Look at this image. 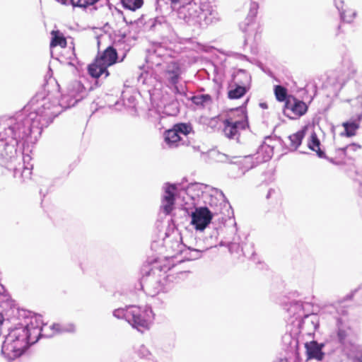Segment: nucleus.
Wrapping results in <instances>:
<instances>
[{
  "label": "nucleus",
  "instance_id": "obj_41",
  "mask_svg": "<svg viewBox=\"0 0 362 362\" xmlns=\"http://www.w3.org/2000/svg\"><path fill=\"white\" fill-rule=\"evenodd\" d=\"M194 251L198 254V255L196 257H201V253H202L204 252L202 250H194Z\"/></svg>",
  "mask_w": 362,
  "mask_h": 362
},
{
  "label": "nucleus",
  "instance_id": "obj_16",
  "mask_svg": "<svg viewBox=\"0 0 362 362\" xmlns=\"http://www.w3.org/2000/svg\"><path fill=\"white\" fill-rule=\"evenodd\" d=\"M303 329L307 330L308 334L315 332L319 327V317L315 314L307 315L301 322Z\"/></svg>",
  "mask_w": 362,
  "mask_h": 362
},
{
  "label": "nucleus",
  "instance_id": "obj_30",
  "mask_svg": "<svg viewBox=\"0 0 362 362\" xmlns=\"http://www.w3.org/2000/svg\"><path fill=\"white\" fill-rule=\"evenodd\" d=\"M173 128L175 131H176L178 133V134L180 135L181 137L182 135H188L192 131V125L186 123H180L175 124L173 126Z\"/></svg>",
  "mask_w": 362,
  "mask_h": 362
},
{
  "label": "nucleus",
  "instance_id": "obj_1",
  "mask_svg": "<svg viewBox=\"0 0 362 362\" xmlns=\"http://www.w3.org/2000/svg\"><path fill=\"white\" fill-rule=\"evenodd\" d=\"M83 90V85L75 81L68 86L66 94L62 95L60 100V93L57 90L49 92L46 95L38 93L31 101L32 104L37 103L32 110L25 107L4 120L0 130V158H13L21 141L29 136L36 139L43 127L48 126L64 109L75 105L81 100Z\"/></svg>",
  "mask_w": 362,
  "mask_h": 362
},
{
  "label": "nucleus",
  "instance_id": "obj_37",
  "mask_svg": "<svg viewBox=\"0 0 362 362\" xmlns=\"http://www.w3.org/2000/svg\"><path fill=\"white\" fill-rule=\"evenodd\" d=\"M301 308H302V304L300 303H295L294 304L291 305L289 310L291 311V310H297L298 311V313H299V312L301 310Z\"/></svg>",
  "mask_w": 362,
  "mask_h": 362
},
{
  "label": "nucleus",
  "instance_id": "obj_47",
  "mask_svg": "<svg viewBox=\"0 0 362 362\" xmlns=\"http://www.w3.org/2000/svg\"><path fill=\"white\" fill-rule=\"evenodd\" d=\"M174 256V255H169V257H173Z\"/></svg>",
  "mask_w": 362,
  "mask_h": 362
},
{
  "label": "nucleus",
  "instance_id": "obj_22",
  "mask_svg": "<svg viewBox=\"0 0 362 362\" xmlns=\"http://www.w3.org/2000/svg\"><path fill=\"white\" fill-rule=\"evenodd\" d=\"M308 146L310 149L315 151L319 157L322 158L325 156L324 151H322L320 148V142L315 132H313L310 134Z\"/></svg>",
  "mask_w": 362,
  "mask_h": 362
},
{
  "label": "nucleus",
  "instance_id": "obj_26",
  "mask_svg": "<svg viewBox=\"0 0 362 362\" xmlns=\"http://www.w3.org/2000/svg\"><path fill=\"white\" fill-rule=\"evenodd\" d=\"M51 34L52 35V39L50 43L51 47L58 45L61 47H65L66 46V40L59 30H53Z\"/></svg>",
  "mask_w": 362,
  "mask_h": 362
},
{
  "label": "nucleus",
  "instance_id": "obj_24",
  "mask_svg": "<svg viewBox=\"0 0 362 362\" xmlns=\"http://www.w3.org/2000/svg\"><path fill=\"white\" fill-rule=\"evenodd\" d=\"M305 129H303L288 136L291 148L296 150L299 147L305 136Z\"/></svg>",
  "mask_w": 362,
  "mask_h": 362
},
{
  "label": "nucleus",
  "instance_id": "obj_5",
  "mask_svg": "<svg viewBox=\"0 0 362 362\" xmlns=\"http://www.w3.org/2000/svg\"><path fill=\"white\" fill-rule=\"evenodd\" d=\"M112 315L117 319L125 320L132 327L141 332L148 329L154 318L152 309L148 305H129L119 308L114 310Z\"/></svg>",
  "mask_w": 362,
  "mask_h": 362
},
{
  "label": "nucleus",
  "instance_id": "obj_13",
  "mask_svg": "<svg viewBox=\"0 0 362 362\" xmlns=\"http://www.w3.org/2000/svg\"><path fill=\"white\" fill-rule=\"evenodd\" d=\"M356 73V69L351 66L347 69L338 70L333 72L329 76V83L332 84L336 90H340L346 82Z\"/></svg>",
  "mask_w": 362,
  "mask_h": 362
},
{
  "label": "nucleus",
  "instance_id": "obj_25",
  "mask_svg": "<svg viewBox=\"0 0 362 362\" xmlns=\"http://www.w3.org/2000/svg\"><path fill=\"white\" fill-rule=\"evenodd\" d=\"M234 81V82L248 87L251 81V77L245 70L240 69L235 75Z\"/></svg>",
  "mask_w": 362,
  "mask_h": 362
},
{
  "label": "nucleus",
  "instance_id": "obj_21",
  "mask_svg": "<svg viewBox=\"0 0 362 362\" xmlns=\"http://www.w3.org/2000/svg\"><path fill=\"white\" fill-rule=\"evenodd\" d=\"M181 140L182 137L175 131L173 127L165 133V141L170 147L177 146Z\"/></svg>",
  "mask_w": 362,
  "mask_h": 362
},
{
  "label": "nucleus",
  "instance_id": "obj_33",
  "mask_svg": "<svg viewBox=\"0 0 362 362\" xmlns=\"http://www.w3.org/2000/svg\"><path fill=\"white\" fill-rule=\"evenodd\" d=\"M274 93L279 101H286L288 99L286 89L281 86H276L274 87Z\"/></svg>",
  "mask_w": 362,
  "mask_h": 362
},
{
  "label": "nucleus",
  "instance_id": "obj_34",
  "mask_svg": "<svg viewBox=\"0 0 362 362\" xmlns=\"http://www.w3.org/2000/svg\"><path fill=\"white\" fill-rule=\"evenodd\" d=\"M258 7L257 3L253 2L250 4V11L246 18V23H245V25H249L253 21L257 13Z\"/></svg>",
  "mask_w": 362,
  "mask_h": 362
},
{
  "label": "nucleus",
  "instance_id": "obj_28",
  "mask_svg": "<svg viewBox=\"0 0 362 362\" xmlns=\"http://www.w3.org/2000/svg\"><path fill=\"white\" fill-rule=\"evenodd\" d=\"M192 101L196 105L206 107L212 103V98L209 94H202L193 96Z\"/></svg>",
  "mask_w": 362,
  "mask_h": 362
},
{
  "label": "nucleus",
  "instance_id": "obj_8",
  "mask_svg": "<svg viewBox=\"0 0 362 362\" xmlns=\"http://www.w3.org/2000/svg\"><path fill=\"white\" fill-rule=\"evenodd\" d=\"M337 315L334 316L337 327V337L347 353L353 344L354 331L350 326L346 310L341 306L337 308Z\"/></svg>",
  "mask_w": 362,
  "mask_h": 362
},
{
  "label": "nucleus",
  "instance_id": "obj_15",
  "mask_svg": "<svg viewBox=\"0 0 362 362\" xmlns=\"http://www.w3.org/2000/svg\"><path fill=\"white\" fill-rule=\"evenodd\" d=\"M334 5L339 12L341 19L346 23H351L356 16V12L352 9H344L343 0H334Z\"/></svg>",
  "mask_w": 362,
  "mask_h": 362
},
{
  "label": "nucleus",
  "instance_id": "obj_14",
  "mask_svg": "<svg viewBox=\"0 0 362 362\" xmlns=\"http://www.w3.org/2000/svg\"><path fill=\"white\" fill-rule=\"evenodd\" d=\"M324 346V343L319 344L315 340L306 342L305 344V348L306 349L308 358H314L320 361H322L325 356L322 351Z\"/></svg>",
  "mask_w": 362,
  "mask_h": 362
},
{
  "label": "nucleus",
  "instance_id": "obj_27",
  "mask_svg": "<svg viewBox=\"0 0 362 362\" xmlns=\"http://www.w3.org/2000/svg\"><path fill=\"white\" fill-rule=\"evenodd\" d=\"M346 354L354 362H362V346L353 344Z\"/></svg>",
  "mask_w": 362,
  "mask_h": 362
},
{
  "label": "nucleus",
  "instance_id": "obj_18",
  "mask_svg": "<svg viewBox=\"0 0 362 362\" xmlns=\"http://www.w3.org/2000/svg\"><path fill=\"white\" fill-rule=\"evenodd\" d=\"M88 72L90 75L94 78H99L103 74L105 75V78H106L109 75L107 71V66L103 65V64L98 59H96L95 63L88 66Z\"/></svg>",
  "mask_w": 362,
  "mask_h": 362
},
{
  "label": "nucleus",
  "instance_id": "obj_3",
  "mask_svg": "<svg viewBox=\"0 0 362 362\" xmlns=\"http://www.w3.org/2000/svg\"><path fill=\"white\" fill-rule=\"evenodd\" d=\"M177 18L190 26L206 27L220 20V15L212 6L201 0L170 1Z\"/></svg>",
  "mask_w": 362,
  "mask_h": 362
},
{
  "label": "nucleus",
  "instance_id": "obj_20",
  "mask_svg": "<svg viewBox=\"0 0 362 362\" xmlns=\"http://www.w3.org/2000/svg\"><path fill=\"white\" fill-rule=\"evenodd\" d=\"M165 237L163 239V245L167 248V250H171L173 252H180V243L178 240L173 241L171 239L170 240V236H174L176 235V233L174 230H172L170 234L169 232H166Z\"/></svg>",
  "mask_w": 362,
  "mask_h": 362
},
{
  "label": "nucleus",
  "instance_id": "obj_39",
  "mask_svg": "<svg viewBox=\"0 0 362 362\" xmlns=\"http://www.w3.org/2000/svg\"><path fill=\"white\" fill-rule=\"evenodd\" d=\"M57 2L61 3L63 5H68L70 4V0H56Z\"/></svg>",
  "mask_w": 362,
  "mask_h": 362
},
{
  "label": "nucleus",
  "instance_id": "obj_44",
  "mask_svg": "<svg viewBox=\"0 0 362 362\" xmlns=\"http://www.w3.org/2000/svg\"><path fill=\"white\" fill-rule=\"evenodd\" d=\"M275 362H288V361L286 358H281V359H279V360H278L277 361H275Z\"/></svg>",
  "mask_w": 362,
  "mask_h": 362
},
{
  "label": "nucleus",
  "instance_id": "obj_4",
  "mask_svg": "<svg viewBox=\"0 0 362 362\" xmlns=\"http://www.w3.org/2000/svg\"><path fill=\"white\" fill-rule=\"evenodd\" d=\"M164 52L163 47L161 46L157 47L153 52L149 54L147 57V62L151 63L152 66H161L163 69L162 72L163 81L168 86H173L175 93L182 95L184 93V91L180 90L177 86L182 74L180 66L175 61L163 62V58L167 55Z\"/></svg>",
  "mask_w": 362,
  "mask_h": 362
},
{
  "label": "nucleus",
  "instance_id": "obj_42",
  "mask_svg": "<svg viewBox=\"0 0 362 362\" xmlns=\"http://www.w3.org/2000/svg\"><path fill=\"white\" fill-rule=\"evenodd\" d=\"M252 156H246V157L245 158V162H247V163L250 162V161L252 160Z\"/></svg>",
  "mask_w": 362,
  "mask_h": 362
},
{
  "label": "nucleus",
  "instance_id": "obj_40",
  "mask_svg": "<svg viewBox=\"0 0 362 362\" xmlns=\"http://www.w3.org/2000/svg\"><path fill=\"white\" fill-rule=\"evenodd\" d=\"M259 106H260L262 108H263V109H267V103H261L259 104Z\"/></svg>",
  "mask_w": 362,
  "mask_h": 362
},
{
  "label": "nucleus",
  "instance_id": "obj_32",
  "mask_svg": "<svg viewBox=\"0 0 362 362\" xmlns=\"http://www.w3.org/2000/svg\"><path fill=\"white\" fill-rule=\"evenodd\" d=\"M99 0H70V4L74 7L86 8L89 6H93Z\"/></svg>",
  "mask_w": 362,
  "mask_h": 362
},
{
  "label": "nucleus",
  "instance_id": "obj_36",
  "mask_svg": "<svg viewBox=\"0 0 362 362\" xmlns=\"http://www.w3.org/2000/svg\"><path fill=\"white\" fill-rule=\"evenodd\" d=\"M228 250L230 253H233L234 252L239 250V245L235 243H230L228 244Z\"/></svg>",
  "mask_w": 362,
  "mask_h": 362
},
{
  "label": "nucleus",
  "instance_id": "obj_23",
  "mask_svg": "<svg viewBox=\"0 0 362 362\" xmlns=\"http://www.w3.org/2000/svg\"><path fill=\"white\" fill-rule=\"evenodd\" d=\"M234 83L235 88H233L231 87L228 92V97L230 99H238L246 93L248 87L240 85L236 82H234Z\"/></svg>",
  "mask_w": 362,
  "mask_h": 362
},
{
  "label": "nucleus",
  "instance_id": "obj_29",
  "mask_svg": "<svg viewBox=\"0 0 362 362\" xmlns=\"http://www.w3.org/2000/svg\"><path fill=\"white\" fill-rule=\"evenodd\" d=\"M342 126L345 130L344 135L351 137L356 135V131L359 128V123L355 121L346 122L342 124ZM341 134L344 135V134Z\"/></svg>",
  "mask_w": 362,
  "mask_h": 362
},
{
  "label": "nucleus",
  "instance_id": "obj_2",
  "mask_svg": "<svg viewBox=\"0 0 362 362\" xmlns=\"http://www.w3.org/2000/svg\"><path fill=\"white\" fill-rule=\"evenodd\" d=\"M75 329L72 323L47 327L40 315L34 316L25 325L10 330L2 344L1 353L8 360H14L24 353L29 344L37 341L40 337H51L55 334L74 332Z\"/></svg>",
  "mask_w": 362,
  "mask_h": 362
},
{
  "label": "nucleus",
  "instance_id": "obj_38",
  "mask_svg": "<svg viewBox=\"0 0 362 362\" xmlns=\"http://www.w3.org/2000/svg\"><path fill=\"white\" fill-rule=\"evenodd\" d=\"M276 194V191L274 189H269L266 196L267 199H270L273 195Z\"/></svg>",
  "mask_w": 362,
  "mask_h": 362
},
{
  "label": "nucleus",
  "instance_id": "obj_46",
  "mask_svg": "<svg viewBox=\"0 0 362 362\" xmlns=\"http://www.w3.org/2000/svg\"><path fill=\"white\" fill-rule=\"evenodd\" d=\"M220 245H221V246L224 245V244L223 243V242H221V243H220Z\"/></svg>",
  "mask_w": 362,
  "mask_h": 362
},
{
  "label": "nucleus",
  "instance_id": "obj_31",
  "mask_svg": "<svg viewBox=\"0 0 362 362\" xmlns=\"http://www.w3.org/2000/svg\"><path fill=\"white\" fill-rule=\"evenodd\" d=\"M121 1L124 8L131 11L140 8L144 4L143 0H121Z\"/></svg>",
  "mask_w": 362,
  "mask_h": 362
},
{
  "label": "nucleus",
  "instance_id": "obj_9",
  "mask_svg": "<svg viewBox=\"0 0 362 362\" xmlns=\"http://www.w3.org/2000/svg\"><path fill=\"white\" fill-rule=\"evenodd\" d=\"M248 127L246 115L241 111L238 119L229 116L223 121V134L230 139L238 140L240 136V132L245 129Z\"/></svg>",
  "mask_w": 362,
  "mask_h": 362
},
{
  "label": "nucleus",
  "instance_id": "obj_35",
  "mask_svg": "<svg viewBox=\"0 0 362 362\" xmlns=\"http://www.w3.org/2000/svg\"><path fill=\"white\" fill-rule=\"evenodd\" d=\"M137 353L141 358H148V356L151 355L150 351L148 350V349L143 345L139 347V349L137 351Z\"/></svg>",
  "mask_w": 362,
  "mask_h": 362
},
{
  "label": "nucleus",
  "instance_id": "obj_11",
  "mask_svg": "<svg viewBox=\"0 0 362 362\" xmlns=\"http://www.w3.org/2000/svg\"><path fill=\"white\" fill-rule=\"evenodd\" d=\"M308 105L294 97L289 96L284 108V115L291 119H297L306 113Z\"/></svg>",
  "mask_w": 362,
  "mask_h": 362
},
{
  "label": "nucleus",
  "instance_id": "obj_6",
  "mask_svg": "<svg viewBox=\"0 0 362 362\" xmlns=\"http://www.w3.org/2000/svg\"><path fill=\"white\" fill-rule=\"evenodd\" d=\"M170 267L156 264L151 268L148 276L144 279L148 295L154 296L160 293H167L171 288L170 275L167 272Z\"/></svg>",
  "mask_w": 362,
  "mask_h": 362
},
{
  "label": "nucleus",
  "instance_id": "obj_7",
  "mask_svg": "<svg viewBox=\"0 0 362 362\" xmlns=\"http://www.w3.org/2000/svg\"><path fill=\"white\" fill-rule=\"evenodd\" d=\"M187 193L192 199L202 197L204 202L211 206H218L226 203L222 191L207 185L196 183L187 189Z\"/></svg>",
  "mask_w": 362,
  "mask_h": 362
},
{
  "label": "nucleus",
  "instance_id": "obj_43",
  "mask_svg": "<svg viewBox=\"0 0 362 362\" xmlns=\"http://www.w3.org/2000/svg\"><path fill=\"white\" fill-rule=\"evenodd\" d=\"M358 192L361 197H362V183L360 185Z\"/></svg>",
  "mask_w": 362,
  "mask_h": 362
},
{
  "label": "nucleus",
  "instance_id": "obj_10",
  "mask_svg": "<svg viewBox=\"0 0 362 362\" xmlns=\"http://www.w3.org/2000/svg\"><path fill=\"white\" fill-rule=\"evenodd\" d=\"M164 192L162 197L160 209L166 215L170 214L174 209V204L176 199L185 194V191L178 192L175 185L165 184L163 187Z\"/></svg>",
  "mask_w": 362,
  "mask_h": 362
},
{
  "label": "nucleus",
  "instance_id": "obj_12",
  "mask_svg": "<svg viewBox=\"0 0 362 362\" xmlns=\"http://www.w3.org/2000/svg\"><path fill=\"white\" fill-rule=\"evenodd\" d=\"M191 223L197 230H204L211 223L213 217L212 213L206 206L195 208L191 214Z\"/></svg>",
  "mask_w": 362,
  "mask_h": 362
},
{
  "label": "nucleus",
  "instance_id": "obj_19",
  "mask_svg": "<svg viewBox=\"0 0 362 362\" xmlns=\"http://www.w3.org/2000/svg\"><path fill=\"white\" fill-rule=\"evenodd\" d=\"M273 156V148L267 144L262 145L257 151V163L266 162Z\"/></svg>",
  "mask_w": 362,
  "mask_h": 362
},
{
  "label": "nucleus",
  "instance_id": "obj_17",
  "mask_svg": "<svg viewBox=\"0 0 362 362\" xmlns=\"http://www.w3.org/2000/svg\"><path fill=\"white\" fill-rule=\"evenodd\" d=\"M117 59V54L116 50L112 47H108L97 59L107 67L115 64Z\"/></svg>",
  "mask_w": 362,
  "mask_h": 362
},
{
  "label": "nucleus",
  "instance_id": "obj_45",
  "mask_svg": "<svg viewBox=\"0 0 362 362\" xmlns=\"http://www.w3.org/2000/svg\"><path fill=\"white\" fill-rule=\"evenodd\" d=\"M240 27L243 32H246L247 30L246 27H243V25H240Z\"/></svg>",
  "mask_w": 362,
  "mask_h": 362
}]
</instances>
